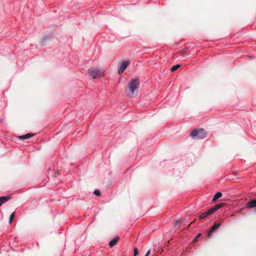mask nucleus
Segmentation results:
<instances>
[{
	"instance_id": "obj_18",
	"label": "nucleus",
	"mask_w": 256,
	"mask_h": 256,
	"mask_svg": "<svg viewBox=\"0 0 256 256\" xmlns=\"http://www.w3.org/2000/svg\"><path fill=\"white\" fill-rule=\"evenodd\" d=\"M180 221H178V222H177V224H180Z\"/></svg>"
},
{
	"instance_id": "obj_5",
	"label": "nucleus",
	"mask_w": 256,
	"mask_h": 256,
	"mask_svg": "<svg viewBox=\"0 0 256 256\" xmlns=\"http://www.w3.org/2000/svg\"><path fill=\"white\" fill-rule=\"evenodd\" d=\"M129 64V62L126 60L123 61L118 69V74L122 73L128 67Z\"/></svg>"
},
{
	"instance_id": "obj_17",
	"label": "nucleus",
	"mask_w": 256,
	"mask_h": 256,
	"mask_svg": "<svg viewBox=\"0 0 256 256\" xmlns=\"http://www.w3.org/2000/svg\"><path fill=\"white\" fill-rule=\"evenodd\" d=\"M201 235V234H198V236L196 238L198 237V236H200Z\"/></svg>"
},
{
	"instance_id": "obj_15",
	"label": "nucleus",
	"mask_w": 256,
	"mask_h": 256,
	"mask_svg": "<svg viewBox=\"0 0 256 256\" xmlns=\"http://www.w3.org/2000/svg\"><path fill=\"white\" fill-rule=\"evenodd\" d=\"M134 256H136V255L138 254V249L136 248H134Z\"/></svg>"
},
{
	"instance_id": "obj_16",
	"label": "nucleus",
	"mask_w": 256,
	"mask_h": 256,
	"mask_svg": "<svg viewBox=\"0 0 256 256\" xmlns=\"http://www.w3.org/2000/svg\"><path fill=\"white\" fill-rule=\"evenodd\" d=\"M150 254V250H148L147 252H146V256H148L149 255V254Z\"/></svg>"
},
{
	"instance_id": "obj_14",
	"label": "nucleus",
	"mask_w": 256,
	"mask_h": 256,
	"mask_svg": "<svg viewBox=\"0 0 256 256\" xmlns=\"http://www.w3.org/2000/svg\"><path fill=\"white\" fill-rule=\"evenodd\" d=\"M94 194L96 196H100L101 195V193L100 190L97 189H96L94 192Z\"/></svg>"
},
{
	"instance_id": "obj_19",
	"label": "nucleus",
	"mask_w": 256,
	"mask_h": 256,
	"mask_svg": "<svg viewBox=\"0 0 256 256\" xmlns=\"http://www.w3.org/2000/svg\"><path fill=\"white\" fill-rule=\"evenodd\" d=\"M145 256H146V255H145Z\"/></svg>"
},
{
	"instance_id": "obj_7",
	"label": "nucleus",
	"mask_w": 256,
	"mask_h": 256,
	"mask_svg": "<svg viewBox=\"0 0 256 256\" xmlns=\"http://www.w3.org/2000/svg\"><path fill=\"white\" fill-rule=\"evenodd\" d=\"M34 136V134H30V133H28L26 134H24L22 136H19V138L22 140H26L28 139L33 136Z\"/></svg>"
},
{
	"instance_id": "obj_13",
	"label": "nucleus",
	"mask_w": 256,
	"mask_h": 256,
	"mask_svg": "<svg viewBox=\"0 0 256 256\" xmlns=\"http://www.w3.org/2000/svg\"><path fill=\"white\" fill-rule=\"evenodd\" d=\"M15 216V212H13L11 214L10 218H9V223L10 224L12 222V219L14 218Z\"/></svg>"
},
{
	"instance_id": "obj_6",
	"label": "nucleus",
	"mask_w": 256,
	"mask_h": 256,
	"mask_svg": "<svg viewBox=\"0 0 256 256\" xmlns=\"http://www.w3.org/2000/svg\"><path fill=\"white\" fill-rule=\"evenodd\" d=\"M220 226V223H216L214 226H213L212 228L209 230L208 233V236L210 237L212 234L214 232V230H217Z\"/></svg>"
},
{
	"instance_id": "obj_3",
	"label": "nucleus",
	"mask_w": 256,
	"mask_h": 256,
	"mask_svg": "<svg viewBox=\"0 0 256 256\" xmlns=\"http://www.w3.org/2000/svg\"><path fill=\"white\" fill-rule=\"evenodd\" d=\"M206 136V131L202 128L200 130H194L191 136L193 138H196L198 139H202L204 138Z\"/></svg>"
},
{
	"instance_id": "obj_2",
	"label": "nucleus",
	"mask_w": 256,
	"mask_h": 256,
	"mask_svg": "<svg viewBox=\"0 0 256 256\" xmlns=\"http://www.w3.org/2000/svg\"><path fill=\"white\" fill-rule=\"evenodd\" d=\"M223 205L224 204L222 203H220L216 205L213 208L209 209L208 211L201 214L200 216V219H204L206 218L207 216L212 214L214 212L222 207Z\"/></svg>"
},
{
	"instance_id": "obj_11",
	"label": "nucleus",
	"mask_w": 256,
	"mask_h": 256,
	"mask_svg": "<svg viewBox=\"0 0 256 256\" xmlns=\"http://www.w3.org/2000/svg\"><path fill=\"white\" fill-rule=\"evenodd\" d=\"M222 196V193L221 192H217L214 197L212 198V200H214L216 199L219 198Z\"/></svg>"
},
{
	"instance_id": "obj_1",
	"label": "nucleus",
	"mask_w": 256,
	"mask_h": 256,
	"mask_svg": "<svg viewBox=\"0 0 256 256\" xmlns=\"http://www.w3.org/2000/svg\"><path fill=\"white\" fill-rule=\"evenodd\" d=\"M129 92H127L128 96H131L134 94L135 90L139 88L140 83L138 79H134L130 80L129 83Z\"/></svg>"
},
{
	"instance_id": "obj_8",
	"label": "nucleus",
	"mask_w": 256,
	"mask_h": 256,
	"mask_svg": "<svg viewBox=\"0 0 256 256\" xmlns=\"http://www.w3.org/2000/svg\"><path fill=\"white\" fill-rule=\"evenodd\" d=\"M119 240V237L118 236H116L114 237L113 240H112L110 242H109V246L110 248H112L113 246H114L116 242H118Z\"/></svg>"
},
{
	"instance_id": "obj_9",
	"label": "nucleus",
	"mask_w": 256,
	"mask_h": 256,
	"mask_svg": "<svg viewBox=\"0 0 256 256\" xmlns=\"http://www.w3.org/2000/svg\"><path fill=\"white\" fill-rule=\"evenodd\" d=\"M246 206L249 208H252L256 206V199L250 200L246 204ZM256 211V209L255 210Z\"/></svg>"
},
{
	"instance_id": "obj_4",
	"label": "nucleus",
	"mask_w": 256,
	"mask_h": 256,
	"mask_svg": "<svg viewBox=\"0 0 256 256\" xmlns=\"http://www.w3.org/2000/svg\"><path fill=\"white\" fill-rule=\"evenodd\" d=\"M88 74L90 76L95 79L102 76L104 74L100 68H92L88 70Z\"/></svg>"
},
{
	"instance_id": "obj_12",
	"label": "nucleus",
	"mask_w": 256,
	"mask_h": 256,
	"mask_svg": "<svg viewBox=\"0 0 256 256\" xmlns=\"http://www.w3.org/2000/svg\"><path fill=\"white\" fill-rule=\"evenodd\" d=\"M180 64H176V65L173 66L170 68L171 72H173L176 70L177 69H178L180 67Z\"/></svg>"
},
{
	"instance_id": "obj_10",
	"label": "nucleus",
	"mask_w": 256,
	"mask_h": 256,
	"mask_svg": "<svg viewBox=\"0 0 256 256\" xmlns=\"http://www.w3.org/2000/svg\"><path fill=\"white\" fill-rule=\"evenodd\" d=\"M10 199V198L8 196H1L0 197V206H2V204L6 202Z\"/></svg>"
}]
</instances>
